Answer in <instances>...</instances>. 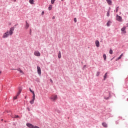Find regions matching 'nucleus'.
<instances>
[{
    "label": "nucleus",
    "instance_id": "nucleus-1",
    "mask_svg": "<svg viewBox=\"0 0 128 128\" xmlns=\"http://www.w3.org/2000/svg\"><path fill=\"white\" fill-rule=\"evenodd\" d=\"M14 28L12 27L10 28V30H8L3 34L2 38H6L8 37V36H12V34H14Z\"/></svg>",
    "mask_w": 128,
    "mask_h": 128
},
{
    "label": "nucleus",
    "instance_id": "nucleus-2",
    "mask_svg": "<svg viewBox=\"0 0 128 128\" xmlns=\"http://www.w3.org/2000/svg\"><path fill=\"white\" fill-rule=\"evenodd\" d=\"M50 100H52V102H56V100H58V96L56 95H52L50 97Z\"/></svg>",
    "mask_w": 128,
    "mask_h": 128
},
{
    "label": "nucleus",
    "instance_id": "nucleus-3",
    "mask_svg": "<svg viewBox=\"0 0 128 128\" xmlns=\"http://www.w3.org/2000/svg\"><path fill=\"white\" fill-rule=\"evenodd\" d=\"M116 20H118V22H122V16L118 15H116Z\"/></svg>",
    "mask_w": 128,
    "mask_h": 128
},
{
    "label": "nucleus",
    "instance_id": "nucleus-4",
    "mask_svg": "<svg viewBox=\"0 0 128 128\" xmlns=\"http://www.w3.org/2000/svg\"><path fill=\"white\" fill-rule=\"evenodd\" d=\"M34 56H40V52L38 50H36L34 52Z\"/></svg>",
    "mask_w": 128,
    "mask_h": 128
},
{
    "label": "nucleus",
    "instance_id": "nucleus-5",
    "mask_svg": "<svg viewBox=\"0 0 128 128\" xmlns=\"http://www.w3.org/2000/svg\"><path fill=\"white\" fill-rule=\"evenodd\" d=\"M37 70H38V74H40H40H42V70H40V67L38 66H37Z\"/></svg>",
    "mask_w": 128,
    "mask_h": 128
},
{
    "label": "nucleus",
    "instance_id": "nucleus-6",
    "mask_svg": "<svg viewBox=\"0 0 128 128\" xmlns=\"http://www.w3.org/2000/svg\"><path fill=\"white\" fill-rule=\"evenodd\" d=\"M34 100H36V95L32 96V100L30 102L31 104H34Z\"/></svg>",
    "mask_w": 128,
    "mask_h": 128
},
{
    "label": "nucleus",
    "instance_id": "nucleus-7",
    "mask_svg": "<svg viewBox=\"0 0 128 128\" xmlns=\"http://www.w3.org/2000/svg\"><path fill=\"white\" fill-rule=\"evenodd\" d=\"M126 26H124L121 29V30L123 34H126Z\"/></svg>",
    "mask_w": 128,
    "mask_h": 128
},
{
    "label": "nucleus",
    "instance_id": "nucleus-8",
    "mask_svg": "<svg viewBox=\"0 0 128 128\" xmlns=\"http://www.w3.org/2000/svg\"><path fill=\"white\" fill-rule=\"evenodd\" d=\"M96 46L97 48L100 47V42L98 40H96L95 42Z\"/></svg>",
    "mask_w": 128,
    "mask_h": 128
},
{
    "label": "nucleus",
    "instance_id": "nucleus-9",
    "mask_svg": "<svg viewBox=\"0 0 128 128\" xmlns=\"http://www.w3.org/2000/svg\"><path fill=\"white\" fill-rule=\"evenodd\" d=\"M28 28H30V24H28V22H26L25 28H26V30H28Z\"/></svg>",
    "mask_w": 128,
    "mask_h": 128
},
{
    "label": "nucleus",
    "instance_id": "nucleus-10",
    "mask_svg": "<svg viewBox=\"0 0 128 128\" xmlns=\"http://www.w3.org/2000/svg\"><path fill=\"white\" fill-rule=\"evenodd\" d=\"M106 1L107 2L108 4L112 6V0H106Z\"/></svg>",
    "mask_w": 128,
    "mask_h": 128
},
{
    "label": "nucleus",
    "instance_id": "nucleus-11",
    "mask_svg": "<svg viewBox=\"0 0 128 128\" xmlns=\"http://www.w3.org/2000/svg\"><path fill=\"white\" fill-rule=\"evenodd\" d=\"M102 126H103L104 128H108V124H106V122H102Z\"/></svg>",
    "mask_w": 128,
    "mask_h": 128
},
{
    "label": "nucleus",
    "instance_id": "nucleus-12",
    "mask_svg": "<svg viewBox=\"0 0 128 128\" xmlns=\"http://www.w3.org/2000/svg\"><path fill=\"white\" fill-rule=\"evenodd\" d=\"M58 58H62V53H60V51L58 52Z\"/></svg>",
    "mask_w": 128,
    "mask_h": 128
},
{
    "label": "nucleus",
    "instance_id": "nucleus-13",
    "mask_svg": "<svg viewBox=\"0 0 128 128\" xmlns=\"http://www.w3.org/2000/svg\"><path fill=\"white\" fill-rule=\"evenodd\" d=\"M107 76H108V72L106 73L104 76V80H106V78Z\"/></svg>",
    "mask_w": 128,
    "mask_h": 128
},
{
    "label": "nucleus",
    "instance_id": "nucleus-14",
    "mask_svg": "<svg viewBox=\"0 0 128 128\" xmlns=\"http://www.w3.org/2000/svg\"><path fill=\"white\" fill-rule=\"evenodd\" d=\"M48 8L49 10H52V5H50Z\"/></svg>",
    "mask_w": 128,
    "mask_h": 128
},
{
    "label": "nucleus",
    "instance_id": "nucleus-15",
    "mask_svg": "<svg viewBox=\"0 0 128 128\" xmlns=\"http://www.w3.org/2000/svg\"><path fill=\"white\" fill-rule=\"evenodd\" d=\"M110 10H108L107 14H106V16H110Z\"/></svg>",
    "mask_w": 128,
    "mask_h": 128
},
{
    "label": "nucleus",
    "instance_id": "nucleus-16",
    "mask_svg": "<svg viewBox=\"0 0 128 128\" xmlns=\"http://www.w3.org/2000/svg\"><path fill=\"white\" fill-rule=\"evenodd\" d=\"M110 23H111L110 21H108V22H107V24H106L107 26H110Z\"/></svg>",
    "mask_w": 128,
    "mask_h": 128
},
{
    "label": "nucleus",
    "instance_id": "nucleus-17",
    "mask_svg": "<svg viewBox=\"0 0 128 128\" xmlns=\"http://www.w3.org/2000/svg\"><path fill=\"white\" fill-rule=\"evenodd\" d=\"M103 58H104V60H106V54H104Z\"/></svg>",
    "mask_w": 128,
    "mask_h": 128
},
{
    "label": "nucleus",
    "instance_id": "nucleus-18",
    "mask_svg": "<svg viewBox=\"0 0 128 128\" xmlns=\"http://www.w3.org/2000/svg\"><path fill=\"white\" fill-rule=\"evenodd\" d=\"M30 92H32L33 96H35L34 92L32 91V89L30 88Z\"/></svg>",
    "mask_w": 128,
    "mask_h": 128
},
{
    "label": "nucleus",
    "instance_id": "nucleus-19",
    "mask_svg": "<svg viewBox=\"0 0 128 128\" xmlns=\"http://www.w3.org/2000/svg\"><path fill=\"white\" fill-rule=\"evenodd\" d=\"M29 2L30 4H34V0H30Z\"/></svg>",
    "mask_w": 128,
    "mask_h": 128
},
{
    "label": "nucleus",
    "instance_id": "nucleus-20",
    "mask_svg": "<svg viewBox=\"0 0 128 128\" xmlns=\"http://www.w3.org/2000/svg\"><path fill=\"white\" fill-rule=\"evenodd\" d=\"M124 55L123 54H122L118 58V60H120L122 58V56Z\"/></svg>",
    "mask_w": 128,
    "mask_h": 128
},
{
    "label": "nucleus",
    "instance_id": "nucleus-21",
    "mask_svg": "<svg viewBox=\"0 0 128 128\" xmlns=\"http://www.w3.org/2000/svg\"><path fill=\"white\" fill-rule=\"evenodd\" d=\"M112 50L110 49V52H109V54H112Z\"/></svg>",
    "mask_w": 128,
    "mask_h": 128
},
{
    "label": "nucleus",
    "instance_id": "nucleus-22",
    "mask_svg": "<svg viewBox=\"0 0 128 128\" xmlns=\"http://www.w3.org/2000/svg\"><path fill=\"white\" fill-rule=\"evenodd\" d=\"M55 1H56V0H51V4H54Z\"/></svg>",
    "mask_w": 128,
    "mask_h": 128
},
{
    "label": "nucleus",
    "instance_id": "nucleus-23",
    "mask_svg": "<svg viewBox=\"0 0 128 128\" xmlns=\"http://www.w3.org/2000/svg\"><path fill=\"white\" fill-rule=\"evenodd\" d=\"M20 74H24V72L22 70H20Z\"/></svg>",
    "mask_w": 128,
    "mask_h": 128
},
{
    "label": "nucleus",
    "instance_id": "nucleus-24",
    "mask_svg": "<svg viewBox=\"0 0 128 128\" xmlns=\"http://www.w3.org/2000/svg\"><path fill=\"white\" fill-rule=\"evenodd\" d=\"M100 72H96V76H100Z\"/></svg>",
    "mask_w": 128,
    "mask_h": 128
},
{
    "label": "nucleus",
    "instance_id": "nucleus-25",
    "mask_svg": "<svg viewBox=\"0 0 128 128\" xmlns=\"http://www.w3.org/2000/svg\"><path fill=\"white\" fill-rule=\"evenodd\" d=\"M16 98H18V96H17V95H16V96H15L14 97L13 100H16Z\"/></svg>",
    "mask_w": 128,
    "mask_h": 128
},
{
    "label": "nucleus",
    "instance_id": "nucleus-26",
    "mask_svg": "<svg viewBox=\"0 0 128 128\" xmlns=\"http://www.w3.org/2000/svg\"><path fill=\"white\" fill-rule=\"evenodd\" d=\"M18 92H22V88H19V90H18Z\"/></svg>",
    "mask_w": 128,
    "mask_h": 128
},
{
    "label": "nucleus",
    "instance_id": "nucleus-27",
    "mask_svg": "<svg viewBox=\"0 0 128 128\" xmlns=\"http://www.w3.org/2000/svg\"><path fill=\"white\" fill-rule=\"evenodd\" d=\"M118 12V7L116 8V12Z\"/></svg>",
    "mask_w": 128,
    "mask_h": 128
},
{
    "label": "nucleus",
    "instance_id": "nucleus-28",
    "mask_svg": "<svg viewBox=\"0 0 128 128\" xmlns=\"http://www.w3.org/2000/svg\"><path fill=\"white\" fill-rule=\"evenodd\" d=\"M27 110L28 112H30V108H27Z\"/></svg>",
    "mask_w": 128,
    "mask_h": 128
},
{
    "label": "nucleus",
    "instance_id": "nucleus-29",
    "mask_svg": "<svg viewBox=\"0 0 128 128\" xmlns=\"http://www.w3.org/2000/svg\"><path fill=\"white\" fill-rule=\"evenodd\" d=\"M104 98L105 100H108V98H110V97H104Z\"/></svg>",
    "mask_w": 128,
    "mask_h": 128
},
{
    "label": "nucleus",
    "instance_id": "nucleus-30",
    "mask_svg": "<svg viewBox=\"0 0 128 128\" xmlns=\"http://www.w3.org/2000/svg\"><path fill=\"white\" fill-rule=\"evenodd\" d=\"M20 118V116H14L15 118Z\"/></svg>",
    "mask_w": 128,
    "mask_h": 128
},
{
    "label": "nucleus",
    "instance_id": "nucleus-31",
    "mask_svg": "<svg viewBox=\"0 0 128 128\" xmlns=\"http://www.w3.org/2000/svg\"><path fill=\"white\" fill-rule=\"evenodd\" d=\"M74 22H76V18H74Z\"/></svg>",
    "mask_w": 128,
    "mask_h": 128
},
{
    "label": "nucleus",
    "instance_id": "nucleus-32",
    "mask_svg": "<svg viewBox=\"0 0 128 128\" xmlns=\"http://www.w3.org/2000/svg\"><path fill=\"white\" fill-rule=\"evenodd\" d=\"M19 94H20V92H18L16 96H18Z\"/></svg>",
    "mask_w": 128,
    "mask_h": 128
},
{
    "label": "nucleus",
    "instance_id": "nucleus-33",
    "mask_svg": "<svg viewBox=\"0 0 128 128\" xmlns=\"http://www.w3.org/2000/svg\"><path fill=\"white\" fill-rule=\"evenodd\" d=\"M42 16H44V12H42Z\"/></svg>",
    "mask_w": 128,
    "mask_h": 128
},
{
    "label": "nucleus",
    "instance_id": "nucleus-34",
    "mask_svg": "<svg viewBox=\"0 0 128 128\" xmlns=\"http://www.w3.org/2000/svg\"><path fill=\"white\" fill-rule=\"evenodd\" d=\"M50 82H52V84L54 82L52 81V79H50Z\"/></svg>",
    "mask_w": 128,
    "mask_h": 128
},
{
    "label": "nucleus",
    "instance_id": "nucleus-35",
    "mask_svg": "<svg viewBox=\"0 0 128 128\" xmlns=\"http://www.w3.org/2000/svg\"><path fill=\"white\" fill-rule=\"evenodd\" d=\"M52 20H54V18H56L54 17V16L52 18Z\"/></svg>",
    "mask_w": 128,
    "mask_h": 128
},
{
    "label": "nucleus",
    "instance_id": "nucleus-36",
    "mask_svg": "<svg viewBox=\"0 0 128 128\" xmlns=\"http://www.w3.org/2000/svg\"><path fill=\"white\" fill-rule=\"evenodd\" d=\"M118 60H120V59H118V58H117L116 60V62H118Z\"/></svg>",
    "mask_w": 128,
    "mask_h": 128
},
{
    "label": "nucleus",
    "instance_id": "nucleus-37",
    "mask_svg": "<svg viewBox=\"0 0 128 128\" xmlns=\"http://www.w3.org/2000/svg\"><path fill=\"white\" fill-rule=\"evenodd\" d=\"M17 70H18V72H20V68L17 69Z\"/></svg>",
    "mask_w": 128,
    "mask_h": 128
},
{
    "label": "nucleus",
    "instance_id": "nucleus-38",
    "mask_svg": "<svg viewBox=\"0 0 128 128\" xmlns=\"http://www.w3.org/2000/svg\"><path fill=\"white\" fill-rule=\"evenodd\" d=\"M30 34H32V30H30Z\"/></svg>",
    "mask_w": 128,
    "mask_h": 128
},
{
    "label": "nucleus",
    "instance_id": "nucleus-39",
    "mask_svg": "<svg viewBox=\"0 0 128 128\" xmlns=\"http://www.w3.org/2000/svg\"><path fill=\"white\" fill-rule=\"evenodd\" d=\"M14 2H16V0H14Z\"/></svg>",
    "mask_w": 128,
    "mask_h": 128
},
{
    "label": "nucleus",
    "instance_id": "nucleus-40",
    "mask_svg": "<svg viewBox=\"0 0 128 128\" xmlns=\"http://www.w3.org/2000/svg\"><path fill=\"white\" fill-rule=\"evenodd\" d=\"M62 0V2H63L64 0Z\"/></svg>",
    "mask_w": 128,
    "mask_h": 128
},
{
    "label": "nucleus",
    "instance_id": "nucleus-41",
    "mask_svg": "<svg viewBox=\"0 0 128 128\" xmlns=\"http://www.w3.org/2000/svg\"><path fill=\"white\" fill-rule=\"evenodd\" d=\"M127 26H128V24H127Z\"/></svg>",
    "mask_w": 128,
    "mask_h": 128
},
{
    "label": "nucleus",
    "instance_id": "nucleus-42",
    "mask_svg": "<svg viewBox=\"0 0 128 128\" xmlns=\"http://www.w3.org/2000/svg\"><path fill=\"white\" fill-rule=\"evenodd\" d=\"M2 72H0V74H1Z\"/></svg>",
    "mask_w": 128,
    "mask_h": 128
},
{
    "label": "nucleus",
    "instance_id": "nucleus-43",
    "mask_svg": "<svg viewBox=\"0 0 128 128\" xmlns=\"http://www.w3.org/2000/svg\"><path fill=\"white\" fill-rule=\"evenodd\" d=\"M2 120H3L2 119Z\"/></svg>",
    "mask_w": 128,
    "mask_h": 128
}]
</instances>
